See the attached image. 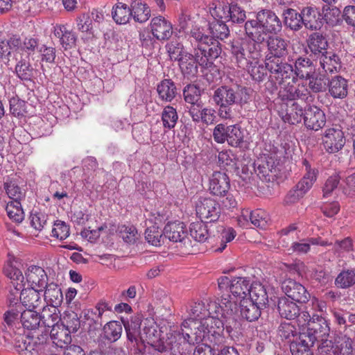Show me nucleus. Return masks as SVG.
I'll return each mask as SVG.
<instances>
[{"mask_svg":"<svg viewBox=\"0 0 355 355\" xmlns=\"http://www.w3.org/2000/svg\"><path fill=\"white\" fill-rule=\"evenodd\" d=\"M245 32L248 37L264 42L270 35H277L282 29L279 17L270 10L259 11L255 19L245 23Z\"/></svg>","mask_w":355,"mask_h":355,"instance_id":"nucleus-1","label":"nucleus"},{"mask_svg":"<svg viewBox=\"0 0 355 355\" xmlns=\"http://www.w3.org/2000/svg\"><path fill=\"white\" fill-rule=\"evenodd\" d=\"M287 144H279L275 142H264L261 153L258 158L256 172L260 178L270 177L277 172L278 166L282 163L289 153Z\"/></svg>","mask_w":355,"mask_h":355,"instance_id":"nucleus-2","label":"nucleus"},{"mask_svg":"<svg viewBox=\"0 0 355 355\" xmlns=\"http://www.w3.org/2000/svg\"><path fill=\"white\" fill-rule=\"evenodd\" d=\"M166 339L162 340L158 345L157 351L164 352L170 351L172 355H185L186 345H195L200 343L204 337L201 331L193 333L192 328H189L188 321L182 323L181 329L168 333Z\"/></svg>","mask_w":355,"mask_h":355,"instance_id":"nucleus-3","label":"nucleus"},{"mask_svg":"<svg viewBox=\"0 0 355 355\" xmlns=\"http://www.w3.org/2000/svg\"><path fill=\"white\" fill-rule=\"evenodd\" d=\"M250 98L249 89L241 86H221L215 90L213 96L214 102L219 106L218 114L224 119L232 118L231 105L238 104L243 106L248 103Z\"/></svg>","mask_w":355,"mask_h":355,"instance_id":"nucleus-4","label":"nucleus"},{"mask_svg":"<svg viewBox=\"0 0 355 355\" xmlns=\"http://www.w3.org/2000/svg\"><path fill=\"white\" fill-rule=\"evenodd\" d=\"M262 43L252 37L233 40L230 44V51L237 66L245 68L249 63H254L260 60Z\"/></svg>","mask_w":355,"mask_h":355,"instance_id":"nucleus-5","label":"nucleus"},{"mask_svg":"<svg viewBox=\"0 0 355 355\" xmlns=\"http://www.w3.org/2000/svg\"><path fill=\"white\" fill-rule=\"evenodd\" d=\"M265 64L270 72L265 89L270 94H273L278 91L279 86H282L294 76V70L291 64L283 62L282 59L266 58Z\"/></svg>","mask_w":355,"mask_h":355,"instance_id":"nucleus-6","label":"nucleus"},{"mask_svg":"<svg viewBox=\"0 0 355 355\" xmlns=\"http://www.w3.org/2000/svg\"><path fill=\"white\" fill-rule=\"evenodd\" d=\"M12 338V343H7L13 345L19 355H44L46 345L40 341L38 338L31 337L24 334V329L19 327Z\"/></svg>","mask_w":355,"mask_h":355,"instance_id":"nucleus-7","label":"nucleus"},{"mask_svg":"<svg viewBox=\"0 0 355 355\" xmlns=\"http://www.w3.org/2000/svg\"><path fill=\"white\" fill-rule=\"evenodd\" d=\"M232 318H205L195 327V333L201 331L204 337L201 341H209L214 345H218L223 340L221 329L225 322Z\"/></svg>","mask_w":355,"mask_h":355,"instance_id":"nucleus-8","label":"nucleus"},{"mask_svg":"<svg viewBox=\"0 0 355 355\" xmlns=\"http://www.w3.org/2000/svg\"><path fill=\"white\" fill-rule=\"evenodd\" d=\"M278 97L282 101L301 100L309 102L312 98L306 84L297 83L294 76L280 86L278 91Z\"/></svg>","mask_w":355,"mask_h":355,"instance_id":"nucleus-9","label":"nucleus"},{"mask_svg":"<svg viewBox=\"0 0 355 355\" xmlns=\"http://www.w3.org/2000/svg\"><path fill=\"white\" fill-rule=\"evenodd\" d=\"M231 295L227 293L230 298L233 299V306L237 303L239 304L240 313L243 318L249 322H254L261 316V310L257 305L253 303V301L248 298L245 291H239L238 290H230Z\"/></svg>","mask_w":355,"mask_h":355,"instance_id":"nucleus-10","label":"nucleus"},{"mask_svg":"<svg viewBox=\"0 0 355 355\" xmlns=\"http://www.w3.org/2000/svg\"><path fill=\"white\" fill-rule=\"evenodd\" d=\"M195 49L198 64L205 68L211 67L213 60L218 58L222 52L220 43L213 38L198 45Z\"/></svg>","mask_w":355,"mask_h":355,"instance_id":"nucleus-11","label":"nucleus"},{"mask_svg":"<svg viewBox=\"0 0 355 355\" xmlns=\"http://www.w3.org/2000/svg\"><path fill=\"white\" fill-rule=\"evenodd\" d=\"M322 144L327 153L334 154L343 149L345 137L341 127L338 125L327 128L322 137Z\"/></svg>","mask_w":355,"mask_h":355,"instance_id":"nucleus-12","label":"nucleus"},{"mask_svg":"<svg viewBox=\"0 0 355 355\" xmlns=\"http://www.w3.org/2000/svg\"><path fill=\"white\" fill-rule=\"evenodd\" d=\"M196 211L199 218L206 222H215L220 215L219 203L211 198H200L196 205Z\"/></svg>","mask_w":355,"mask_h":355,"instance_id":"nucleus-13","label":"nucleus"},{"mask_svg":"<svg viewBox=\"0 0 355 355\" xmlns=\"http://www.w3.org/2000/svg\"><path fill=\"white\" fill-rule=\"evenodd\" d=\"M330 328L327 320L318 315H313V320L308 322L307 332L302 334L306 335L311 345L315 341H323L329 336Z\"/></svg>","mask_w":355,"mask_h":355,"instance_id":"nucleus-14","label":"nucleus"},{"mask_svg":"<svg viewBox=\"0 0 355 355\" xmlns=\"http://www.w3.org/2000/svg\"><path fill=\"white\" fill-rule=\"evenodd\" d=\"M164 236L173 243H179L180 247L191 246L187 237L186 226L182 222H168L163 230Z\"/></svg>","mask_w":355,"mask_h":355,"instance_id":"nucleus-15","label":"nucleus"},{"mask_svg":"<svg viewBox=\"0 0 355 355\" xmlns=\"http://www.w3.org/2000/svg\"><path fill=\"white\" fill-rule=\"evenodd\" d=\"M28 287L26 288H47L48 276L40 266H30L25 272Z\"/></svg>","mask_w":355,"mask_h":355,"instance_id":"nucleus-16","label":"nucleus"},{"mask_svg":"<svg viewBox=\"0 0 355 355\" xmlns=\"http://www.w3.org/2000/svg\"><path fill=\"white\" fill-rule=\"evenodd\" d=\"M43 291L44 295L56 293L57 295L60 294V297H62V290H21L19 293L21 303L29 309L39 306L41 302V292Z\"/></svg>","mask_w":355,"mask_h":355,"instance_id":"nucleus-17","label":"nucleus"},{"mask_svg":"<svg viewBox=\"0 0 355 355\" xmlns=\"http://www.w3.org/2000/svg\"><path fill=\"white\" fill-rule=\"evenodd\" d=\"M304 123L307 129L318 131L325 125V114L317 106H309L305 110Z\"/></svg>","mask_w":355,"mask_h":355,"instance_id":"nucleus-18","label":"nucleus"},{"mask_svg":"<svg viewBox=\"0 0 355 355\" xmlns=\"http://www.w3.org/2000/svg\"><path fill=\"white\" fill-rule=\"evenodd\" d=\"M150 26L152 35L158 40H168L173 34L171 23L162 16L153 17Z\"/></svg>","mask_w":355,"mask_h":355,"instance_id":"nucleus-19","label":"nucleus"},{"mask_svg":"<svg viewBox=\"0 0 355 355\" xmlns=\"http://www.w3.org/2000/svg\"><path fill=\"white\" fill-rule=\"evenodd\" d=\"M160 331L157 329V325L153 319L146 318L143 322L142 340L141 343H147L152 345L156 350L158 349V345H160L162 340L161 338Z\"/></svg>","mask_w":355,"mask_h":355,"instance_id":"nucleus-20","label":"nucleus"},{"mask_svg":"<svg viewBox=\"0 0 355 355\" xmlns=\"http://www.w3.org/2000/svg\"><path fill=\"white\" fill-rule=\"evenodd\" d=\"M233 299L224 298L220 303L210 302L207 305L206 318H232Z\"/></svg>","mask_w":355,"mask_h":355,"instance_id":"nucleus-21","label":"nucleus"},{"mask_svg":"<svg viewBox=\"0 0 355 355\" xmlns=\"http://www.w3.org/2000/svg\"><path fill=\"white\" fill-rule=\"evenodd\" d=\"M230 188V179L225 173L216 171L209 179V189L214 196L223 197Z\"/></svg>","mask_w":355,"mask_h":355,"instance_id":"nucleus-22","label":"nucleus"},{"mask_svg":"<svg viewBox=\"0 0 355 355\" xmlns=\"http://www.w3.org/2000/svg\"><path fill=\"white\" fill-rule=\"evenodd\" d=\"M288 44L289 41L281 37H269L267 40L268 54L266 58L282 59L288 54Z\"/></svg>","mask_w":355,"mask_h":355,"instance_id":"nucleus-23","label":"nucleus"},{"mask_svg":"<svg viewBox=\"0 0 355 355\" xmlns=\"http://www.w3.org/2000/svg\"><path fill=\"white\" fill-rule=\"evenodd\" d=\"M54 35L59 38L60 44L65 49H71L76 46V33L64 24H55L53 27Z\"/></svg>","mask_w":355,"mask_h":355,"instance_id":"nucleus-24","label":"nucleus"},{"mask_svg":"<svg viewBox=\"0 0 355 355\" xmlns=\"http://www.w3.org/2000/svg\"><path fill=\"white\" fill-rule=\"evenodd\" d=\"M127 338L131 343L138 345L142 338L143 329H141V320L139 316H132L130 320H122Z\"/></svg>","mask_w":355,"mask_h":355,"instance_id":"nucleus-25","label":"nucleus"},{"mask_svg":"<svg viewBox=\"0 0 355 355\" xmlns=\"http://www.w3.org/2000/svg\"><path fill=\"white\" fill-rule=\"evenodd\" d=\"M19 311L15 309H11L4 313L3 327L2 328V336L6 343H12V338L15 336L17 329L15 325V322L18 319Z\"/></svg>","mask_w":355,"mask_h":355,"instance_id":"nucleus-26","label":"nucleus"},{"mask_svg":"<svg viewBox=\"0 0 355 355\" xmlns=\"http://www.w3.org/2000/svg\"><path fill=\"white\" fill-rule=\"evenodd\" d=\"M189 115L194 122L202 121L207 125L213 124L216 118V111L211 107L199 109V105L192 106L189 111Z\"/></svg>","mask_w":355,"mask_h":355,"instance_id":"nucleus-27","label":"nucleus"},{"mask_svg":"<svg viewBox=\"0 0 355 355\" xmlns=\"http://www.w3.org/2000/svg\"><path fill=\"white\" fill-rule=\"evenodd\" d=\"M40 315L41 324L46 329V331L60 325L59 324L60 321L59 311L55 306L44 307Z\"/></svg>","mask_w":355,"mask_h":355,"instance_id":"nucleus-28","label":"nucleus"},{"mask_svg":"<svg viewBox=\"0 0 355 355\" xmlns=\"http://www.w3.org/2000/svg\"><path fill=\"white\" fill-rule=\"evenodd\" d=\"M320 64L326 73L338 72L341 68L340 59L333 51H327L318 58Z\"/></svg>","mask_w":355,"mask_h":355,"instance_id":"nucleus-29","label":"nucleus"},{"mask_svg":"<svg viewBox=\"0 0 355 355\" xmlns=\"http://www.w3.org/2000/svg\"><path fill=\"white\" fill-rule=\"evenodd\" d=\"M302 164L305 168V173L296 187L306 193L316 181L318 171L315 168H311V164L306 159L303 160Z\"/></svg>","mask_w":355,"mask_h":355,"instance_id":"nucleus-30","label":"nucleus"},{"mask_svg":"<svg viewBox=\"0 0 355 355\" xmlns=\"http://www.w3.org/2000/svg\"><path fill=\"white\" fill-rule=\"evenodd\" d=\"M218 288H255L254 283H250L249 277H234L230 279L228 277H220L218 279Z\"/></svg>","mask_w":355,"mask_h":355,"instance_id":"nucleus-31","label":"nucleus"},{"mask_svg":"<svg viewBox=\"0 0 355 355\" xmlns=\"http://www.w3.org/2000/svg\"><path fill=\"white\" fill-rule=\"evenodd\" d=\"M277 309L281 317L287 320L295 319L299 315L300 309L296 303L286 296L279 299Z\"/></svg>","mask_w":355,"mask_h":355,"instance_id":"nucleus-32","label":"nucleus"},{"mask_svg":"<svg viewBox=\"0 0 355 355\" xmlns=\"http://www.w3.org/2000/svg\"><path fill=\"white\" fill-rule=\"evenodd\" d=\"M329 92L334 98H344L348 93V84L346 79L336 76L328 83Z\"/></svg>","mask_w":355,"mask_h":355,"instance_id":"nucleus-33","label":"nucleus"},{"mask_svg":"<svg viewBox=\"0 0 355 355\" xmlns=\"http://www.w3.org/2000/svg\"><path fill=\"white\" fill-rule=\"evenodd\" d=\"M50 336L53 343L60 348L66 349L71 342V332L64 327L60 325L58 327L50 330Z\"/></svg>","mask_w":355,"mask_h":355,"instance_id":"nucleus-34","label":"nucleus"},{"mask_svg":"<svg viewBox=\"0 0 355 355\" xmlns=\"http://www.w3.org/2000/svg\"><path fill=\"white\" fill-rule=\"evenodd\" d=\"M301 14L303 24L306 28L310 30H317L320 28L322 26V21L320 19V14L317 9L306 7L302 10Z\"/></svg>","mask_w":355,"mask_h":355,"instance_id":"nucleus-35","label":"nucleus"},{"mask_svg":"<svg viewBox=\"0 0 355 355\" xmlns=\"http://www.w3.org/2000/svg\"><path fill=\"white\" fill-rule=\"evenodd\" d=\"M83 313V324L89 334H95L96 331L101 329L103 325L102 315L93 309H85Z\"/></svg>","mask_w":355,"mask_h":355,"instance_id":"nucleus-36","label":"nucleus"},{"mask_svg":"<svg viewBox=\"0 0 355 355\" xmlns=\"http://www.w3.org/2000/svg\"><path fill=\"white\" fill-rule=\"evenodd\" d=\"M159 98L165 102H171L176 96L177 89L171 79H164L157 86Z\"/></svg>","mask_w":355,"mask_h":355,"instance_id":"nucleus-37","label":"nucleus"},{"mask_svg":"<svg viewBox=\"0 0 355 355\" xmlns=\"http://www.w3.org/2000/svg\"><path fill=\"white\" fill-rule=\"evenodd\" d=\"M3 273L10 279L14 288H25L26 284L24 282V277L21 271L11 262L9 261L4 265Z\"/></svg>","mask_w":355,"mask_h":355,"instance_id":"nucleus-38","label":"nucleus"},{"mask_svg":"<svg viewBox=\"0 0 355 355\" xmlns=\"http://www.w3.org/2000/svg\"><path fill=\"white\" fill-rule=\"evenodd\" d=\"M3 188L8 196L13 200L12 202H21L25 199L26 190L24 187H20L16 180H7L3 184Z\"/></svg>","mask_w":355,"mask_h":355,"instance_id":"nucleus-39","label":"nucleus"},{"mask_svg":"<svg viewBox=\"0 0 355 355\" xmlns=\"http://www.w3.org/2000/svg\"><path fill=\"white\" fill-rule=\"evenodd\" d=\"M189 315V318L184 321H188L189 328H191V324H193L195 328L199 324V322L206 318L207 310L205 304L202 302L193 303L191 305Z\"/></svg>","mask_w":355,"mask_h":355,"instance_id":"nucleus-40","label":"nucleus"},{"mask_svg":"<svg viewBox=\"0 0 355 355\" xmlns=\"http://www.w3.org/2000/svg\"><path fill=\"white\" fill-rule=\"evenodd\" d=\"M309 48L311 53L318 58L321 54L325 53L328 51V42L326 38L318 33H313L309 40Z\"/></svg>","mask_w":355,"mask_h":355,"instance_id":"nucleus-41","label":"nucleus"},{"mask_svg":"<svg viewBox=\"0 0 355 355\" xmlns=\"http://www.w3.org/2000/svg\"><path fill=\"white\" fill-rule=\"evenodd\" d=\"M21 323L24 329L34 330L37 329L41 325L40 315L35 311L27 309L21 313L20 315Z\"/></svg>","mask_w":355,"mask_h":355,"instance_id":"nucleus-42","label":"nucleus"},{"mask_svg":"<svg viewBox=\"0 0 355 355\" xmlns=\"http://www.w3.org/2000/svg\"><path fill=\"white\" fill-rule=\"evenodd\" d=\"M312 345L306 336L302 334L298 338L291 342L290 349L292 355H313L310 349Z\"/></svg>","mask_w":355,"mask_h":355,"instance_id":"nucleus-43","label":"nucleus"},{"mask_svg":"<svg viewBox=\"0 0 355 355\" xmlns=\"http://www.w3.org/2000/svg\"><path fill=\"white\" fill-rule=\"evenodd\" d=\"M103 331L105 339L111 343H114L121 336L123 331L122 324L119 321H110L103 326Z\"/></svg>","mask_w":355,"mask_h":355,"instance_id":"nucleus-44","label":"nucleus"},{"mask_svg":"<svg viewBox=\"0 0 355 355\" xmlns=\"http://www.w3.org/2000/svg\"><path fill=\"white\" fill-rule=\"evenodd\" d=\"M179 62L180 69L184 75L194 76L198 72L197 64H198L196 57V51L192 55L187 53L181 58Z\"/></svg>","mask_w":355,"mask_h":355,"instance_id":"nucleus-45","label":"nucleus"},{"mask_svg":"<svg viewBox=\"0 0 355 355\" xmlns=\"http://www.w3.org/2000/svg\"><path fill=\"white\" fill-rule=\"evenodd\" d=\"M352 341L346 336H338L331 345L334 355H351L352 353Z\"/></svg>","mask_w":355,"mask_h":355,"instance_id":"nucleus-46","label":"nucleus"},{"mask_svg":"<svg viewBox=\"0 0 355 355\" xmlns=\"http://www.w3.org/2000/svg\"><path fill=\"white\" fill-rule=\"evenodd\" d=\"M305 110L297 103H293L286 110L285 115L282 116L283 120L290 124H297L304 119Z\"/></svg>","mask_w":355,"mask_h":355,"instance_id":"nucleus-47","label":"nucleus"},{"mask_svg":"<svg viewBox=\"0 0 355 355\" xmlns=\"http://www.w3.org/2000/svg\"><path fill=\"white\" fill-rule=\"evenodd\" d=\"M132 10L125 3H118L112 8V18L116 23L119 24H125L129 21L132 16Z\"/></svg>","mask_w":355,"mask_h":355,"instance_id":"nucleus-48","label":"nucleus"},{"mask_svg":"<svg viewBox=\"0 0 355 355\" xmlns=\"http://www.w3.org/2000/svg\"><path fill=\"white\" fill-rule=\"evenodd\" d=\"M163 127L167 130L174 128L178 120V114L176 109L171 105H166L164 107L162 115Z\"/></svg>","mask_w":355,"mask_h":355,"instance_id":"nucleus-49","label":"nucleus"},{"mask_svg":"<svg viewBox=\"0 0 355 355\" xmlns=\"http://www.w3.org/2000/svg\"><path fill=\"white\" fill-rule=\"evenodd\" d=\"M209 29L211 34L210 38L223 40L230 35L228 26L221 20H214L209 23Z\"/></svg>","mask_w":355,"mask_h":355,"instance_id":"nucleus-50","label":"nucleus"},{"mask_svg":"<svg viewBox=\"0 0 355 355\" xmlns=\"http://www.w3.org/2000/svg\"><path fill=\"white\" fill-rule=\"evenodd\" d=\"M227 139L228 144L232 147H239L244 140V133L239 125H232L227 126Z\"/></svg>","mask_w":355,"mask_h":355,"instance_id":"nucleus-51","label":"nucleus"},{"mask_svg":"<svg viewBox=\"0 0 355 355\" xmlns=\"http://www.w3.org/2000/svg\"><path fill=\"white\" fill-rule=\"evenodd\" d=\"M295 70L294 76H298L300 78L309 77V74L313 73L312 62L307 58H299L295 63Z\"/></svg>","mask_w":355,"mask_h":355,"instance_id":"nucleus-52","label":"nucleus"},{"mask_svg":"<svg viewBox=\"0 0 355 355\" xmlns=\"http://www.w3.org/2000/svg\"><path fill=\"white\" fill-rule=\"evenodd\" d=\"M191 236L198 242H205L209 236L207 227L203 221L192 223L190 225Z\"/></svg>","mask_w":355,"mask_h":355,"instance_id":"nucleus-53","label":"nucleus"},{"mask_svg":"<svg viewBox=\"0 0 355 355\" xmlns=\"http://www.w3.org/2000/svg\"><path fill=\"white\" fill-rule=\"evenodd\" d=\"M230 6L231 5L220 1L214 2L210 7V14L214 20L225 19L229 21Z\"/></svg>","mask_w":355,"mask_h":355,"instance_id":"nucleus-54","label":"nucleus"},{"mask_svg":"<svg viewBox=\"0 0 355 355\" xmlns=\"http://www.w3.org/2000/svg\"><path fill=\"white\" fill-rule=\"evenodd\" d=\"M218 164L220 168L227 171L236 168V159L231 150H223L218 155Z\"/></svg>","mask_w":355,"mask_h":355,"instance_id":"nucleus-55","label":"nucleus"},{"mask_svg":"<svg viewBox=\"0 0 355 355\" xmlns=\"http://www.w3.org/2000/svg\"><path fill=\"white\" fill-rule=\"evenodd\" d=\"M248 298L253 301L255 305H257L260 309L266 307L269 303L267 290H246Z\"/></svg>","mask_w":355,"mask_h":355,"instance_id":"nucleus-56","label":"nucleus"},{"mask_svg":"<svg viewBox=\"0 0 355 355\" xmlns=\"http://www.w3.org/2000/svg\"><path fill=\"white\" fill-rule=\"evenodd\" d=\"M119 234L124 242L129 244H134L139 237L137 228L132 225H120L119 227Z\"/></svg>","mask_w":355,"mask_h":355,"instance_id":"nucleus-57","label":"nucleus"},{"mask_svg":"<svg viewBox=\"0 0 355 355\" xmlns=\"http://www.w3.org/2000/svg\"><path fill=\"white\" fill-rule=\"evenodd\" d=\"M309 80V90L314 93L324 92L327 87V80L325 77L320 74H309V77H306Z\"/></svg>","mask_w":355,"mask_h":355,"instance_id":"nucleus-58","label":"nucleus"},{"mask_svg":"<svg viewBox=\"0 0 355 355\" xmlns=\"http://www.w3.org/2000/svg\"><path fill=\"white\" fill-rule=\"evenodd\" d=\"M132 15L136 21L144 23L146 21L150 16V10L146 3L141 2L135 3L132 6Z\"/></svg>","mask_w":355,"mask_h":355,"instance_id":"nucleus-59","label":"nucleus"},{"mask_svg":"<svg viewBox=\"0 0 355 355\" xmlns=\"http://www.w3.org/2000/svg\"><path fill=\"white\" fill-rule=\"evenodd\" d=\"M166 49L171 60L180 61L187 52L184 51V46L178 41H171L166 44Z\"/></svg>","mask_w":355,"mask_h":355,"instance_id":"nucleus-60","label":"nucleus"},{"mask_svg":"<svg viewBox=\"0 0 355 355\" xmlns=\"http://www.w3.org/2000/svg\"><path fill=\"white\" fill-rule=\"evenodd\" d=\"M335 284L338 288H348L355 284V272L354 270L342 271L336 277Z\"/></svg>","mask_w":355,"mask_h":355,"instance_id":"nucleus-61","label":"nucleus"},{"mask_svg":"<svg viewBox=\"0 0 355 355\" xmlns=\"http://www.w3.org/2000/svg\"><path fill=\"white\" fill-rule=\"evenodd\" d=\"M284 15L286 24L292 30L297 31L302 28L303 21L301 13L293 9H287Z\"/></svg>","mask_w":355,"mask_h":355,"instance_id":"nucleus-62","label":"nucleus"},{"mask_svg":"<svg viewBox=\"0 0 355 355\" xmlns=\"http://www.w3.org/2000/svg\"><path fill=\"white\" fill-rule=\"evenodd\" d=\"M6 210L10 219L15 223H19L24 218V213L21 206V202H8Z\"/></svg>","mask_w":355,"mask_h":355,"instance_id":"nucleus-63","label":"nucleus"},{"mask_svg":"<svg viewBox=\"0 0 355 355\" xmlns=\"http://www.w3.org/2000/svg\"><path fill=\"white\" fill-rule=\"evenodd\" d=\"M245 67L248 68L252 78L258 82L262 81L267 74L266 71L268 69L266 64H261L259 60L257 62L249 63L248 66H245Z\"/></svg>","mask_w":355,"mask_h":355,"instance_id":"nucleus-64","label":"nucleus"}]
</instances>
